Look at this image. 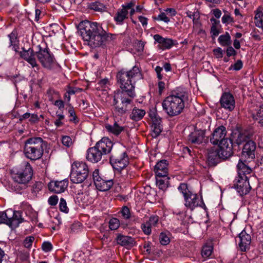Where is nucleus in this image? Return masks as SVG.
Returning a JSON list of instances; mask_svg holds the SVG:
<instances>
[{
	"instance_id": "f257e3e1",
	"label": "nucleus",
	"mask_w": 263,
	"mask_h": 263,
	"mask_svg": "<svg viewBox=\"0 0 263 263\" xmlns=\"http://www.w3.org/2000/svg\"><path fill=\"white\" fill-rule=\"evenodd\" d=\"M142 74L138 66L126 71L122 69L116 75L117 83L120 89L114 91L113 97V114L123 117L132 110L133 99L136 97L135 85L142 79Z\"/></svg>"
},
{
	"instance_id": "f03ea898",
	"label": "nucleus",
	"mask_w": 263,
	"mask_h": 263,
	"mask_svg": "<svg viewBox=\"0 0 263 263\" xmlns=\"http://www.w3.org/2000/svg\"><path fill=\"white\" fill-rule=\"evenodd\" d=\"M78 33L84 41L87 42L91 48H104L115 40L116 34L106 32L101 24L87 20L81 22L78 25Z\"/></svg>"
},
{
	"instance_id": "7ed1b4c3",
	"label": "nucleus",
	"mask_w": 263,
	"mask_h": 263,
	"mask_svg": "<svg viewBox=\"0 0 263 263\" xmlns=\"http://www.w3.org/2000/svg\"><path fill=\"white\" fill-rule=\"evenodd\" d=\"M187 100L188 94L185 89L176 88L163 100V109L171 117L178 116L183 111L184 102Z\"/></svg>"
},
{
	"instance_id": "20e7f679",
	"label": "nucleus",
	"mask_w": 263,
	"mask_h": 263,
	"mask_svg": "<svg viewBox=\"0 0 263 263\" xmlns=\"http://www.w3.org/2000/svg\"><path fill=\"white\" fill-rule=\"evenodd\" d=\"M46 145V142L41 137L30 138L25 142V155L31 160H39L42 158Z\"/></svg>"
},
{
	"instance_id": "39448f33",
	"label": "nucleus",
	"mask_w": 263,
	"mask_h": 263,
	"mask_svg": "<svg viewBox=\"0 0 263 263\" xmlns=\"http://www.w3.org/2000/svg\"><path fill=\"white\" fill-rule=\"evenodd\" d=\"M89 168L85 162H74L71 164L70 180L74 183H81L89 177Z\"/></svg>"
},
{
	"instance_id": "423d86ee",
	"label": "nucleus",
	"mask_w": 263,
	"mask_h": 263,
	"mask_svg": "<svg viewBox=\"0 0 263 263\" xmlns=\"http://www.w3.org/2000/svg\"><path fill=\"white\" fill-rule=\"evenodd\" d=\"M109 161L112 167L118 171H122L129 163V158L126 152H123L121 148L113 151Z\"/></svg>"
},
{
	"instance_id": "0eeeda50",
	"label": "nucleus",
	"mask_w": 263,
	"mask_h": 263,
	"mask_svg": "<svg viewBox=\"0 0 263 263\" xmlns=\"http://www.w3.org/2000/svg\"><path fill=\"white\" fill-rule=\"evenodd\" d=\"M33 175V170L29 163L25 162L24 165L15 173L12 174L13 180L20 184H26L31 179Z\"/></svg>"
},
{
	"instance_id": "6e6552de",
	"label": "nucleus",
	"mask_w": 263,
	"mask_h": 263,
	"mask_svg": "<svg viewBox=\"0 0 263 263\" xmlns=\"http://www.w3.org/2000/svg\"><path fill=\"white\" fill-rule=\"evenodd\" d=\"M39 50L36 51V58L42 65L47 69H51L54 64V57L48 48H43L38 46Z\"/></svg>"
},
{
	"instance_id": "1a4fd4ad",
	"label": "nucleus",
	"mask_w": 263,
	"mask_h": 263,
	"mask_svg": "<svg viewBox=\"0 0 263 263\" xmlns=\"http://www.w3.org/2000/svg\"><path fill=\"white\" fill-rule=\"evenodd\" d=\"M251 136L252 135L249 131L237 127L232 132L230 139L233 143H234L239 145L243 142L246 143L248 141L251 140Z\"/></svg>"
},
{
	"instance_id": "9d476101",
	"label": "nucleus",
	"mask_w": 263,
	"mask_h": 263,
	"mask_svg": "<svg viewBox=\"0 0 263 263\" xmlns=\"http://www.w3.org/2000/svg\"><path fill=\"white\" fill-rule=\"evenodd\" d=\"M184 199L185 206L191 210H193L198 206L204 209H206L202 196L199 197L197 194L191 192Z\"/></svg>"
},
{
	"instance_id": "9b49d317",
	"label": "nucleus",
	"mask_w": 263,
	"mask_h": 263,
	"mask_svg": "<svg viewBox=\"0 0 263 263\" xmlns=\"http://www.w3.org/2000/svg\"><path fill=\"white\" fill-rule=\"evenodd\" d=\"M256 143L252 140L248 141L243 145L241 152V159L250 162L255 158Z\"/></svg>"
},
{
	"instance_id": "f8f14e48",
	"label": "nucleus",
	"mask_w": 263,
	"mask_h": 263,
	"mask_svg": "<svg viewBox=\"0 0 263 263\" xmlns=\"http://www.w3.org/2000/svg\"><path fill=\"white\" fill-rule=\"evenodd\" d=\"M226 127L223 125H220L214 130L210 137V142L214 145H218L223 143L229 140L228 138H226Z\"/></svg>"
},
{
	"instance_id": "ddd939ff",
	"label": "nucleus",
	"mask_w": 263,
	"mask_h": 263,
	"mask_svg": "<svg viewBox=\"0 0 263 263\" xmlns=\"http://www.w3.org/2000/svg\"><path fill=\"white\" fill-rule=\"evenodd\" d=\"M219 103L221 107L230 111L235 107V100L233 95L230 92H223L220 99Z\"/></svg>"
},
{
	"instance_id": "4468645a",
	"label": "nucleus",
	"mask_w": 263,
	"mask_h": 263,
	"mask_svg": "<svg viewBox=\"0 0 263 263\" xmlns=\"http://www.w3.org/2000/svg\"><path fill=\"white\" fill-rule=\"evenodd\" d=\"M234 186L237 191L241 196L249 193L251 189L248 177H238L235 180Z\"/></svg>"
},
{
	"instance_id": "2eb2a0df",
	"label": "nucleus",
	"mask_w": 263,
	"mask_h": 263,
	"mask_svg": "<svg viewBox=\"0 0 263 263\" xmlns=\"http://www.w3.org/2000/svg\"><path fill=\"white\" fill-rule=\"evenodd\" d=\"M218 151L222 160H226L233 155V143L230 139L218 144Z\"/></svg>"
},
{
	"instance_id": "dca6fc26",
	"label": "nucleus",
	"mask_w": 263,
	"mask_h": 263,
	"mask_svg": "<svg viewBox=\"0 0 263 263\" xmlns=\"http://www.w3.org/2000/svg\"><path fill=\"white\" fill-rule=\"evenodd\" d=\"M154 39L159 43V48L163 50L169 49L178 44L177 41L170 38H164L158 34L154 35Z\"/></svg>"
},
{
	"instance_id": "f3484780",
	"label": "nucleus",
	"mask_w": 263,
	"mask_h": 263,
	"mask_svg": "<svg viewBox=\"0 0 263 263\" xmlns=\"http://www.w3.org/2000/svg\"><path fill=\"white\" fill-rule=\"evenodd\" d=\"M21 58L27 62L32 67L37 66L36 60V52H34L32 48H29L26 50L24 48H22V51L19 52Z\"/></svg>"
},
{
	"instance_id": "a211bd4d",
	"label": "nucleus",
	"mask_w": 263,
	"mask_h": 263,
	"mask_svg": "<svg viewBox=\"0 0 263 263\" xmlns=\"http://www.w3.org/2000/svg\"><path fill=\"white\" fill-rule=\"evenodd\" d=\"M216 148L208 149L206 154V163L209 166H215L222 160Z\"/></svg>"
},
{
	"instance_id": "6ab92c4d",
	"label": "nucleus",
	"mask_w": 263,
	"mask_h": 263,
	"mask_svg": "<svg viewBox=\"0 0 263 263\" xmlns=\"http://www.w3.org/2000/svg\"><path fill=\"white\" fill-rule=\"evenodd\" d=\"M206 129H198L195 128L194 131L188 136V141L192 144H200L202 143L205 137Z\"/></svg>"
},
{
	"instance_id": "aec40b11",
	"label": "nucleus",
	"mask_w": 263,
	"mask_h": 263,
	"mask_svg": "<svg viewBox=\"0 0 263 263\" xmlns=\"http://www.w3.org/2000/svg\"><path fill=\"white\" fill-rule=\"evenodd\" d=\"M95 146L104 155L111 152L113 147V143L109 138L103 137L96 144Z\"/></svg>"
},
{
	"instance_id": "412c9836",
	"label": "nucleus",
	"mask_w": 263,
	"mask_h": 263,
	"mask_svg": "<svg viewBox=\"0 0 263 263\" xmlns=\"http://www.w3.org/2000/svg\"><path fill=\"white\" fill-rule=\"evenodd\" d=\"M68 182L67 180L51 181L48 184L49 190L56 194L63 193L67 189Z\"/></svg>"
},
{
	"instance_id": "4be33fe9",
	"label": "nucleus",
	"mask_w": 263,
	"mask_h": 263,
	"mask_svg": "<svg viewBox=\"0 0 263 263\" xmlns=\"http://www.w3.org/2000/svg\"><path fill=\"white\" fill-rule=\"evenodd\" d=\"M239 247L242 252H246L250 249L251 237L244 230L239 234Z\"/></svg>"
},
{
	"instance_id": "5701e85b",
	"label": "nucleus",
	"mask_w": 263,
	"mask_h": 263,
	"mask_svg": "<svg viewBox=\"0 0 263 263\" xmlns=\"http://www.w3.org/2000/svg\"><path fill=\"white\" fill-rule=\"evenodd\" d=\"M103 155L100 151L95 146L88 149L86 159L91 162L97 163L101 160Z\"/></svg>"
},
{
	"instance_id": "b1692460",
	"label": "nucleus",
	"mask_w": 263,
	"mask_h": 263,
	"mask_svg": "<svg viewBox=\"0 0 263 263\" xmlns=\"http://www.w3.org/2000/svg\"><path fill=\"white\" fill-rule=\"evenodd\" d=\"M168 162L166 160L159 161L155 165L154 171L156 176L159 177H167L168 175Z\"/></svg>"
},
{
	"instance_id": "393cba45",
	"label": "nucleus",
	"mask_w": 263,
	"mask_h": 263,
	"mask_svg": "<svg viewBox=\"0 0 263 263\" xmlns=\"http://www.w3.org/2000/svg\"><path fill=\"white\" fill-rule=\"evenodd\" d=\"M10 216V221L12 222V228L17 227L24 219L22 217V212L20 211H13L12 209L7 210Z\"/></svg>"
},
{
	"instance_id": "a878e982",
	"label": "nucleus",
	"mask_w": 263,
	"mask_h": 263,
	"mask_svg": "<svg viewBox=\"0 0 263 263\" xmlns=\"http://www.w3.org/2000/svg\"><path fill=\"white\" fill-rule=\"evenodd\" d=\"M116 240L117 243L122 246L126 248H132L136 244V241L134 238L128 236H124L121 234H119Z\"/></svg>"
},
{
	"instance_id": "bb28decb",
	"label": "nucleus",
	"mask_w": 263,
	"mask_h": 263,
	"mask_svg": "<svg viewBox=\"0 0 263 263\" xmlns=\"http://www.w3.org/2000/svg\"><path fill=\"white\" fill-rule=\"evenodd\" d=\"M242 160L240 159L237 165L238 177H248L247 175L250 174L252 170L242 161Z\"/></svg>"
},
{
	"instance_id": "cd10ccee",
	"label": "nucleus",
	"mask_w": 263,
	"mask_h": 263,
	"mask_svg": "<svg viewBox=\"0 0 263 263\" xmlns=\"http://www.w3.org/2000/svg\"><path fill=\"white\" fill-rule=\"evenodd\" d=\"M114 183L112 179L106 180L102 178L98 183H96V186L99 191H106L112 186Z\"/></svg>"
},
{
	"instance_id": "c85d7f7f",
	"label": "nucleus",
	"mask_w": 263,
	"mask_h": 263,
	"mask_svg": "<svg viewBox=\"0 0 263 263\" xmlns=\"http://www.w3.org/2000/svg\"><path fill=\"white\" fill-rule=\"evenodd\" d=\"M128 11L124 8L119 9L114 16V20L119 25L123 24L124 21L128 18Z\"/></svg>"
},
{
	"instance_id": "c756f323",
	"label": "nucleus",
	"mask_w": 263,
	"mask_h": 263,
	"mask_svg": "<svg viewBox=\"0 0 263 263\" xmlns=\"http://www.w3.org/2000/svg\"><path fill=\"white\" fill-rule=\"evenodd\" d=\"M18 34L16 30H14L12 32L8 35V37L9 39V43L8 47H10L12 46L13 50L15 52H18V43L19 40L18 39Z\"/></svg>"
},
{
	"instance_id": "7c9ffc66",
	"label": "nucleus",
	"mask_w": 263,
	"mask_h": 263,
	"mask_svg": "<svg viewBox=\"0 0 263 263\" xmlns=\"http://www.w3.org/2000/svg\"><path fill=\"white\" fill-rule=\"evenodd\" d=\"M105 128L107 132L116 136L119 135L124 130V127L120 126L117 122H115L112 125L106 124Z\"/></svg>"
},
{
	"instance_id": "2f4dec72",
	"label": "nucleus",
	"mask_w": 263,
	"mask_h": 263,
	"mask_svg": "<svg viewBox=\"0 0 263 263\" xmlns=\"http://www.w3.org/2000/svg\"><path fill=\"white\" fill-rule=\"evenodd\" d=\"M145 115V111L144 109H139L135 107L133 109L130 114V118L135 121H138L141 120Z\"/></svg>"
},
{
	"instance_id": "473e14b6",
	"label": "nucleus",
	"mask_w": 263,
	"mask_h": 263,
	"mask_svg": "<svg viewBox=\"0 0 263 263\" xmlns=\"http://www.w3.org/2000/svg\"><path fill=\"white\" fill-rule=\"evenodd\" d=\"M156 179L157 185L160 189L165 190L167 188L169 184L168 177L156 176Z\"/></svg>"
},
{
	"instance_id": "72a5a7b5",
	"label": "nucleus",
	"mask_w": 263,
	"mask_h": 263,
	"mask_svg": "<svg viewBox=\"0 0 263 263\" xmlns=\"http://www.w3.org/2000/svg\"><path fill=\"white\" fill-rule=\"evenodd\" d=\"M218 41L222 46H230L232 44L231 38L228 32H226L224 34L220 35Z\"/></svg>"
},
{
	"instance_id": "f704fd0d",
	"label": "nucleus",
	"mask_w": 263,
	"mask_h": 263,
	"mask_svg": "<svg viewBox=\"0 0 263 263\" xmlns=\"http://www.w3.org/2000/svg\"><path fill=\"white\" fill-rule=\"evenodd\" d=\"M6 224L10 228H12V222L10 221V216L7 210L5 212H0V224Z\"/></svg>"
},
{
	"instance_id": "c9c22d12",
	"label": "nucleus",
	"mask_w": 263,
	"mask_h": 263,
	"mask_svg": "<svg viewBox=\"0 0 263 263\" xmlns=\"http://www.w3.org/2000/svg\"><path fill=\"white\" fill-rule=\"evenodd\" d=\"M263 13L259 8L256 10V13L255 15V23L257 27H262L263 26V20H262Z\"/></svg>"
},
{
	"instance_id": "e433bc0d",
	"label": "nucleus",
	"mask_w": 263,
	"mask_h": 263,
	"mask_svg": "<svg viewBox=\"0 0 263 263\" xmlns=\"http://www.w3.org/2000/svg\"><path fill=\"white\" fill-rule=\"evenodd\" d=\"M89 8L90 9L99 12L105 11L106 9L103 4L98 2L91 3L89 5Z\"/></svg>"
},
{
	"instance_id": "4c0bfd02",
	"label": "nucleus",
	"mask_w": 263,
	"mask_h": 263,
	"mask_svg": "<svg viewBox=\"0 0 263 263\" xmlns=\"http://www.w3.org/2000/svg\"><path fill=\"white\" fill-rule=\"evenodd\" d=\"M170 233L168 232H161L159 236V240L161 245H166L170 242Z\"/></svg>"
},
{
	"instance_id": "58836bf2",
	"label": "nucleus",
	"mask_w": 263,
	"mask_h": 263,
	"mask_svg": "<svg viewBox=\"0 0 263 263\" xmlns=\"http://www.w3.org/2000/svg\"><path fill=\"white\" fill-rule=\"evenodd\" d=\"M68 114L70 122L74 123L76 124L79 122V120L77 116H76V112L72 106H70V107L69 108Z\"/></svg>"
},
{
	"instance_id": "ea45409f",
	"label": "nucleus",
	"mask_w": 263,
	"mask_h": 263,
	"mask_svg": "<svg viewBox=\"0 0 263 263\" xmlns=\"http://www.w3.org/2000/svg\"><path fill=\"white\" fill-rule=\"evenodd\" d=\"M152 136L153 138H157L158 136L160 135L162 131V127L161 124H156V125H152Z\"/></svg>"
},
{
	"instance_id": "a19ab883",
	"label": "nucleus",
	"mask_w": 263,
	"mask_h": 263,
	"mask_svg": "<svg viewBox=\"0 0 263 263\" xmlns=\"http://www.w3.org/2000/svg\"><path fill=\"white\" fill-rule=\"evenodd\" d=\"M213 247L211 246L205 245L203 247L201 254L203 257L208 258L212 254Z\"/></svg>"
},
{
	"instance_id": "79ce46f5",
	"label": "nucleus",
	"mask_w": 263,
	"mask_h": 263,
	"mask_svg": "<svg viewBox=\"0 0 263 263\" xmlns=\"http://www.w3.org/2000/svg\"><path fill=\"white\" fill-rule=\"evenodd\" d=\"M120 225V221L116 218H112L109 221V227L111 230H117L119 227Z\"/></svg>"
},
{
	"instance_id": "37998d69",
	"label": "nucleus",
	"mask_w": 263,
	"mask_h": 263,
	"mask_svg": "<svg viewBox=\"0 0 263 263\" xmlns=\"http://www.w3.org/2000/svg\"><path fill=\"white\" fill-rule=\"evenodd\" d=\"M179 191L183 194L184 198L192 192L189 190L186 183H182L178 186Z\"/></svg>"
},
{
	"instance_id": "c03bdc74",
	"label": "nucleus",
	"mask_w": 263,
	"mask_h": 263,
	"mask_svg": "<svg viewBox=\"0 0 263 263\" xmlns=\"http://www.w3.org/2000/svg\"><path fill=\"white\" fill-rule=\"evenodd\" d=\"M59 206L60 211L66 214L69 212V208L67 206L66 201L63 198L60 199Z\"/></svg>"
},
{
	"instance_id": "a18cd8bd",
	"label": "nucleus",
	"mask_w": 263,
	"mask_h": 263,
	"mask_svg": "<svg viewBox=\"0 0 263 263\" xmlns=\"http://www.w3.org/2000/svg\"><path fill=\"white\" fill-rule=\"evenodd\" d=\"M141 228L143 232L147 235H149L152 232V227L149 225V223L146 221L145 223H142Z\"/></svg>"
},
{
	"instance_id": "49530a36",
	"label": "nucleus",
	"mask_w": 263,
	"mask_h": 263,
	"mask_svg": "<svg viewBox=\"0 0 263 263\" xmlns=\"http://www.w3.org/2000/svg\"><path fill=\"white\" fill-rule=\"evenodd\" d=\"M56 115L58 118L55 120L54 123L55 125L59 127L63 125V123L62 122V120L65 118V116L62 114H59V111H57Z\"/></svg>"
},
{
	"instance_id": "de8ad7c7",
	"label": "nucleus",
	"mask_w": 263,
	"mask_h": 263,
	"mask_svg": "<svg viewBox=\"0 0 263 263\" xmlns=\"http://www.w3.org/2000/svg\"><path fill=\"white\" fill-rule=\"evenodd\" d=\"M159 217L157 215L151 216L149 220L147 221L149 223V225L152 227H156L158 223Z\"/></svg>"
},
{
	"instance_id": "09e8293b",
	"label": "nucleus",
	"mask_w": 263,
	"mask_h": 263,
	"mask_svg": "<svg viewBox=\"0 0 263 263\" xmlns=\"http://www.w3.org/2000/svg\"><path fill=\"white\" fill-rule=\"evenodd\" d=\"M121 213L123 217L125 219H128L130 217L129 209L126 206L122 207Z\"/></svg>"
},
{
	"instance_id": "8fccbe9b",
	"label": "nucleus",
	"mask_w": 263,
	"mask_h": 263,
	"mask_svg": "<svg viewBox=\"0 0 263 263\" xmlns=\"http://www.w3.org/2000/svg\"><path fill=\"white\" fill-rule=\"evenodd\" d=\"M34 237L33 236H29L25 238L24 241V246L26 248H29L31 246Z\"/></svg>"
},
{
	"instance_id": "3c124183",
	"label": "nucleus",
	"mask_w": 263,
	"mask_h": 263,
	"mask_svg": "<svg viewBox=\"0 0 263 263\" xmlns=\"http://www.w3.org/2000/svg\"><path fill=\"white\" fill-rule=\"evenodd\" d=\"M243 66V63L241 60H239L233 65H232L230 67V69H233V70L238 71L240 70Z\"/></svg>"
},
{
	"instance_id": "603ef678",
	"label": "nucleus",
	"mask_w": 263,
	"mask_h": 263,
	"mask_svg": "<svg viewBox=\"0 0 263 263\" xmlns=\"http://www.w3.org/2000/svg\"><path fill=\"white\" fill-rule=\"evenodd\" d=\"M42 248L44 251L48 252L52 250V246L50 242L45 241L42 245Z\"/></svg>"
},
{
	"instance_id": "864d4df0",
	"label": "nucleus",
	"mask_w": 263,
	"mask_h": 263,
	"mask_svg": "<svg viewBox=\"0 0 263 263\" xmlns=\"http://www.w3.org/2000/svg\"><path fill=\"white\" fill-rule=\"evenodd\" d=\"M62 142L65 146L69 147L72 144V140L69 136H65L62 137Z\"/></svg>"
},
{
	"instance_id": "5fc2aeb1",
	"label": "nucleus",
	"mask_w": 263,
	"mask_h": 263,
	"mask_svg": "<svg viewBox=\"0 0 263 263\" xmlns=\"http://www.w3.org/2000/svg\"><path fill=\"white\" fill-rule=\"evenodd\" d=\"M58 197L57 195H52L50 196L48 200V203L51 206H55L58 202Z\"/></svg>"
},
{
	"instance_id": "6e6d98bb",
	"label": "nucleus",
	"mask_w": 263,
	"mask_h": 263,
	"mask_svg": "<svg viewBox=\"0 0 263 263\" xmlns=\"http://www.w3.org/2000/svg\"><path fill=\"white\" fill-rule=\"evenodd\" d=\"M220 31L217 26H212L211 27V36L214 39L216 36L218 35Z\"/></svg>"
},
{
	"instance_id": "4d7b16f0",
	"label": "nucleus",
	"mask_w": 263,
	"mask_h": 263,
	"mask_svg": "<svg viewBox=\"0 0 263 263\" xmlns=\"http://www.w3.org/2000/svg\"><path fill=\"white\" fill-rule=\"evenodd\" d=\"M136 47L138 52H142L144 49L145 43L142 41H137L135 42Z\"/></svg>"
},
{
	"instance_id": "13d9d810",
	"label": "nucleus",
	"mask_w": 263,
	"mask_h": 263,
	"mask_svg": "<svg viewBox=\"0 0 263 263\" xmlns=\"http://www.w3.org/2000/svg\"><path fill=\"white\" fill-rule=\"evenodd\" d=\"M228 47L227 49L226 53L228 57L231 56H235L237 54V51L230 45V46H228Z\"/></svg>"
},
{
	"instance_id": "bf43d9fd",
	"label": "nucleus",
	"mask_w": 263,
	"mask_h": 263,
	"mask_svg": "<svg viewBox=\"0 0 263 263\" xmlns=\"http://www.w3.org/2000/svg\"><path fill=\"white\" fill-rule=\"evenodd\" d=\"M43 187V184L41 182H36L32 186V190L34 192H38Z\"/></svg>"
},
{
	"instance_id": "052dcab7",
	"label": "nucleus",
	"mask_w": 263,
	"mask_h": 263,
	"mask_svg": "<svg viewBox=\"0 0 263 263\" xmlns=\"http://www.w3.org/2000/svg\"><path fill=\"white\" fill-rule=\"evenodd\" d=\"M92 177L93 179V181L95 184L96 185V183H98L102 178H101L99 174V170H95L92 173Z\"/></svg>"
},
{
	"instance_id": "680f3d73",
	"label": "nucleus",
	"mask_w": 263,
	"mask_h": 263,
	"mask_svg": "<svg viewBox=\"0 0 263 263\" xmlns=\"http://www.w3.org/2000/svg\"><path fill=\"white\" fill-rule=\"evenodd\" d=\"M214 54L217 58H221L223 57V50L220 47L214 49L213 50Z\"/></svg>"
},
{
	"instance_id": "e2e57ef3",
	"label": "nucleus",
	"mask_w": 263,
	"mask_h": 263,
	"mask_svg": "<svg viewBox=\"0 0 263 263\" xmlns=\"http://www.w3.org/2000/svg\"><path fill=\"white\" fill-rule=\"evenodd\" d=\"M233 22V18L231 17L229 14H225L222 17V22L224 24Z\"/></svg>"
},
{
	"instance_id": "0e129e2a",
	"label": "nucleus",
	"mask_w": 263,
	"mask_h": 263,
	"mask_svg": "<svg viewBox=\"0 0 263 263\" xmlns=\"http://www.w3.org/2000/svg\"><path fill=\"white\" fill-rule=\"evenodd\" d=\"M68 90L69 91V93L71 95H74L76 92H81L82 91V89L78 87H68Z\"/></svg>"
},
{
	"instance_id": "69168bd1",
	"label": "nucleus",
	"mask_w": 263,
	"mask_h": 263,
	"mask_svg": "<svg viewBox=\"0 0 263 263\" xmlns=\"http://www.w3.org/2000/svg\"><path fill=\"white\" fill-rule=\"evenodd\" d=\"M158 19L164 21L165 23H168V22H170V18L166 15L165 13L164 12L161 13L158 16Z\"/></svg>"
},
{
	"instance_id": "338daca9",
	"label": "nucleus",
	"mask_w": 263,
	"mask_h": 263,
	"mask_svg": "<svg viewBox=\"0 0 263 263\" xmlns=\"http://www.w3.org/2000/svg\"><path fill=\"white\" fill-rule=\"evenodd\" d=\"M220 219L222 221L227 223H231L232 222V218H229L228 217H226V215L222 213L221 215H220Z\"/></svg>"
},
{
	"instance_id": "774afa93",
	"label": "nucleus",
	"mask_w": 263,
	"mask_h": 263,
	"mask_svg": "<svg viewBox=\"0 0 263 263\" xmlns=\"http://www.w3.org/2000/svg\"><path fill=\"white\" fill-rule=\"evenodd\" d=\"M30 118L29 119V121L31 123H35L39 121L40 118L38 117L37 115L32 114L30 115Z\"/></svg>"
}]
</instances>
